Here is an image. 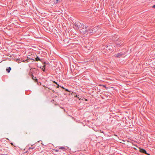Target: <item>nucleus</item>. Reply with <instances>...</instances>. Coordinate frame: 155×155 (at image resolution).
Returning <instances> with one entry per match:
<instances>
[{"label":"nucleus","instance_id":"nucleus-15","mask_svg":"<svg viewBox=\"0 0 155 155\" xmlns=\"http://www.w3.org/2000/svg\"><path fill=\"white\" fill-rule=\"evenodd\" d=\"M57 85H58V86H57V87H56L57 88H58L59 87V85L58 84H57Z\"/></svg>","mask_w":155,"mask_h":155},{"label":"nucleus","instance_id":"nucleus-18","mask_svg":"<svg viewBox=\"0 0 155 155\" xmlns=\"http://www.w3.org/2000/svg\"><path fill=\"white\" fill-rule=\"evenodd\" d=\"M62 88H63V89H64V87H62Z\"/></svg>","mask_w":155,"mask_h":155},{"label":"nucleus","instance_id":"nucleus-2","mask_svg":"<svg viewBox=\"0 0 155 155\" xmlns=\"http://www.w3.org/2000/svg\"><path fill=\"white\" fill-rule=\"evenodd\" d=\"M92 30L91 32H92V33H94L97 31H100V27L98 26H96L94 28H92Z\"/></svg>","mask_w":155,"mask_h":155},{"label":"nucleus","instance_id":"nucleus-4","mask_svg":"<svg viewBox=\"0 0 155 155\" xmlns=\"http://www.w3.org/2000/svg\"><path fill=\"white\" fill-rule=\"evenodd\" d=\"M124 55V54L121 53H119L118 54H115L114 56H116L117 57H120L122 55Z\"/></svg>","mask_w":155,"mask_h":155},{"label":"nucleus","instance_id":"nucleus-12","mask_svg":"<svg viewBox=\"0 0 155 155\" xmlns=\"http://www.w3.org/2000/svg\"><path fill=\"white\" fill-rule=\"evenodd\" d=\"M64 147H61L59 148V149H64Z\"/></svg>","mask_w":155,"mask_h":155},{"label":"nucleus","instance_id":"nucleus-9","mask_svg":"<svg viewBox=\"0 0 155 155\" xmlns=\"http://www.w3.org/2000/svg\"><path fill=\"white\" fill-rule=\"evenodd\" d=\"M45 63H44V66H43V67L44 68V69H43V68H42V69L43 70V71H45V67L46 66V64H45Z\"/></svg>","mask_w":155,"mask_h":155},{"label":"nucleus","instance_id":"nucleus-8","mask_svg":"<svg viewBox=\"0 0 155 155\" xmlns=\"http://www.w3.org/2000/svg\"><path fill=\"white\" fill-rule=\"evenodd\" d=\"M61 2V0H56L54 1V3H57L58 2Z\"/></svg>","mask_w":155,"mask_h":155},{"label":"nucleus","instance_id":"nucleus-11","mask_svg":"<svg viewBox=\"0 0 155 155\" xmlns=\"http://www.w3.org/2000/svg\"><path fill=\"white\" fill-rule=\"evenodd\" d=\"M110 47H111V46H109L107 47V48L108 49H109L110 48Z\"/></svg>","mask_w":155,"mask_h":155},{"label":"nucleus","instance_id":"nucleus-3","mask_svg":"<svg viewBox=\"0 0 155 155\" xmlns=\"http://www.w3.org/2000/svg\"><path fill=\"white\" fill-rule=\"evenodd\" d=\"M87 33H88V34H87V35H91L93 33H92V28H87Z\"/></svg>","mask_w":155,"mask_h":155},{"label":"nucleus","instance_id":"nucleus-1","mask_svg":"<svg viewBox=\"0 0 155 155\" xmlns=\"http://www.w3.org/2000/svg\"><path fill=\"white\" fill-rule=\"evenodd\" d=\"M75 25L78 27L79 30L81 33L86 35L88 34V33H87L88 28L86 27L85 25L81 24L78 22L75 23Z\"/></svg>","mask_w":155,"mask_h":155},{"label":"nucleus","instance_id":"nucleus-13","mask_svg":"<svg viewBox=\"0 0 155 155\" xmlns=\"http://www.w3.org/2000/svg\"><path fill=\"white\" fill-rule=\"evenodd\" d=\"M53 82L55 84H57V83H56V82H55V81H53Z\"/></svg>","mask_w":155,"mask_h":155},{"label":"nucleus","instance_id":"nucleus-17","mask_svg":"<svg viewBox=\"0 0 155 155\" xmlns=\"http://www.w3.org/2000/svg\"><path fill=\"white\" fill-rule=\"evenodd\" d=\"M25 133L26 134H28V133L27 132H25Z\"/></svg>","mask_w":155,"mask_h":155},{"label":"nucleus","instance_id":"nucleus-10","mask_svg":"<svg viewBox=\"0 0 155 155\" xmlns=\"http://www.w3.org/2000/svg\"><path fill=\"white\" fill-rule=\"evenodd\" d=\"M35 59H36V61H40V59L38 57H37L35 58Z\"/></svg>","mask_w":155,"mask_h":155},{"label":"nucleus","instance_id":"nucleus-14","mask_svg":"<svg viewBox=\"0 0 155 155\" xmlns=\"http://www.w3.org/2000/svg\"><path fill=\"white\" fill-rule=\"evenodd\" d=\"M153 8H155V5L153 6Z\"/></svg>","mask_w":155,"mask_h":155},{"label":"nucleus","instance_id":"nucleus-19","mask_svg":"<svg viewBox=\"0 0 155 155\" xmlns=\"http://www.w3.org/2000/svg\"><path fill=\"white\" fill-rule=\"evenodd\" d=\"M104 87H106L105 86H104Z\"/></svg>","mask_w":155,"mask_h":155},{"label":"nucleus","instance_id":"nucleus-5","mask_svg":"<svg viewBox=\"0 0 155 155\" xmlns=\"http://www.w3.org/2000/svg\"><path fill=\"white\" fill-rule=\"evenodd\" d=\"M139 150L141 152H142L143 153H146V154H147L146 151L145 150H144V149H141V148H140Z\"/></svg>","mask_w":155,"mask_h":155},{"label":"nucleus","instance_id":"nucleus-16","mask_svg":"<svg viewBox=\"0 0 155 155\" xmlns=\"http://www.w3.org/2000/svg\"><path fill=\"white\" fill-rule=\"evenodd\" d=\"M66 91H68V89H66Z\"/></svg>","mask_w":155,"mask_h":155},{"label":"nucleus","instance_id":"nucleus-7","mask_svg":"<svg viewBox=\"0 0 155 155\" xmlns=\"http://www.w3.org/2000/svg\"><path fill=\"white\" fill-rule=\"evenodd\" d=\"M11 69V68L10 67H9L8 68H7L6 70V71H7L8 73H9Z\"/></svg>","mask_w":155,"mask_h":155},{"label":"nucleus","instance_id":"nucleus-6","mask_svg":"<svg viewBox=\"0 0 155 155\" xmlns=\"http://www.w3.org/2000/svg\"><path fill=\"white\" fill-rule=\"evenodd\" d=\"M31 77L32 79H33V80H35V82L37 81V79H36V78H34V76L32 74L31 75Z\"/></svg>","mask_w":155,"mask_h":155},{"label":"nucleus","instance_id":"nucleus-20","mask_svg":"<svg viewBox=\"0 0 155 155\" xmlns=\"http://www.w3.org/2000/svg\"><path fill=\"white\" fill-rule=\"evenodd\" d=\"M75 96H76V97H77V95H76Z\"/></svg>","mask_w":155,"mask_h":155}]
</instances>
